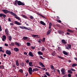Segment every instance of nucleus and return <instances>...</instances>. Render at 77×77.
Returning <instances> with one entry per match:
<instances>
[{
  "label": "nucleus",
  "mask_w": 77,
  "mask_h": 77,
  "mask_svg": "<svg viewBox=\"0 0 77 77\" xmlns=\"http://www.w3.org/2000/svg\"><path fill=\"white\" fill-rule=\"evenodd\" d=\"M2 11L3 12H4V13H5V14H8V13H10V14L13 16H17V15L16 14H15L12 11H8L7 10L3 9L2 10Z\"/></svg>",
  "instance_id": "obj_1"
},
{
  "label": "nucleus",
  "mask_w": 77,
  "mask_h": 77,
  "mask_svg": "<svg viewBox=\"0 0 77 77\" xmlns=\"http://www.w3.org/2000/svg\"><path fill=\"white\" fill-rule=\"evenodd\" d=\"M18 5L20 6V5H25V4L23 2H21L20 1H18L17 3Z\"/></svg>",
  "instance_id": "obj_2"
},
{
  "label": "nucleus",
  "mask_w": 77,
  "mask_h": 77,
  "mask_svg": "<svg viewBox=\"0 0 77 77\" xmlns=\"http://www.w3.org/2000/svg\"><path fill=\"white\" fill-rule=\"evenodd\" d=\"M65 69L63 68L61 70V72H62V74H63V75H65V74H66V72H65Z\"/></svg>",
  "instance_id": "obj_3"
},
{
  "label": "nucleus",
  "mask_w": 77,
  "mask_h": 77,
  "mask_svg": "<svg viewBox=\"0 0 77 77\" xmlns=\"http://www.w3.org/2000/svg\"><path fill=\"white\" fill-rule=\"evenodd\" d=\"M22 29H25V30H32V29H29L25 26H22Z\"/></svg>",
  "instance_id": "obj_4"
},
{
  "label": "nucleus",
  "mask_w": 77,
  "mask_h": 77,
  "mask_svg": "<svg viewBox=\"0 0 77 77\" xmlns=\"http://www.w3.org/2000/svg\"><path fill=\"white\" fill-rule=\"evenodd\" d=\"M6 54L8 55H11V51L10 50H7L6 51Z\"/></svg>",
  "instance_id": "obj_5"
},
{
  "label": "nucleus",
  "mask_w": 77,
  "mask_h": 77,
  "mask_svg": "<svg viewBox=\"0 0 77 77\" xmlns=\"http://www.w3.org/2000/svg\"><path fill=\"white\" fill-rule=\"evenodd\" d=\"M5 32L6 35L7 36L9 35V30H8V29H5Z\"/></svg>",
  "instance_id": "obj_6"
},
{
  "label": "nucleus",
  "mask_w": 77,
  "mask_h": 77,
  "mask_svg": "<svg viewBox=\"0 0 77 77\" xmlns=\"http://www.w3.org/2000/svg\"><path fill=\"white\" fill-rule=\"evenodd\" d=\"M3 17L4 18L6 17V15L3 14H0V17Z\"/></svg>",
  "instance_id": "obj_7"
},
{
  "label": "nucleus",
  "mask_w": 77,
  "mask_h": 77,
  "mask_svg": "<svg viewBox=\"0 0 77 77\" xmlns=\"http://www.w3.org/2000/svg\"><path fill=\"white\" fill-rule=\"evenodd\" d=\"M6 39V35H4L2 37V40L3 41H5V39Z\"/></svg>",
  "instance_id": "obj_8"
},
{
  "label": "nucleus",
  "mask_w": 77,
  "mask_h": 77,
  "mask_svg": "<svg viewBox=\"0 0 77 77\" xmlns=\"http://www.w3.org/2000/svg\"><path fill=\"white\" fill-rule=\"evenodd\" d=\"M28 54L31 57H33V56H34V55L32 54V52H29Z\"/></svg>",
  "instance_id": "obj_9"
},
{
  "label": "nucleus",
  "mask_w": 77,
  "mask_h": 77,
  "mask_svg": "<svg viewBox=\"0 0 77 77\" xmlns=\"http://www.w3.org/2000/svg\"><path fill=\"white\" fill-rule=\"evenodd\" d=\"M14 51H16V52H18L20 50L19 49H18L17 48H14Z\"/></svg>",
  "instance_id": "obj_10"
},
{
  "label": "nucleus",
  "mask_w": 77,
  "mask_h": 77,
  "mask_svg": "<svg viewBox=\"0 0 77 77\" xmlns=\"http://www.w3.org/2000/svg\"><path fill=\"white\" fill-rule=\"evenodd\" d=\"M15 23L17 25H18V26H20V25H21V23H20L18 22L17 21H15Z\"/></svg>",
  "instance_id": "obj_11"
},
{
  "label": "nucleus",
  "mask_w": 77,
  "mask_h": 77,
  "mask_svg": "<svg viewBox=\"0 0 77 77\" xmlns=\"http://www.w3.org/2000/svg\"><path fill=\"white\" fill-rule=\"evenodd\" d=\"M61 42L62 43H63V44H66L67 43L66 41H65V40L64 39H62L61 40Z\"/></svg>",
  "instance_id": "obj_12"
},
{
  "label": "nucleus",
  "mask_w": 77,
  "mask_h": 77,
  "mask_svg": "<svg viewBox=\"0 0 77 77\" xmlns=\"http://www.w3.org/2000/svg\"><path fill=\"white\" fill-rule=\"evenodd\" d=\"M39 71V69L35 68L33 69L32 72L34 71Z\"/></svg>",
  "instance_id": "obj_13"
},
{
  "label": "nucleus",
  "mask_w": 77,
  "mask_h": 77,
  "mask_svg": "<svg viewBox=\"0 0 77 77\" xmlns=\"http://www.w3.org/2000/svg\"><path fill=\"white\" fill-rule=\"evenodd\" d=\"M40 23L41 24H42V25H44V26L46 25L45 23L44 22L42 21H40Z\"/></svg>",
  "instance_id": "obj_14"
},
{
  "label": "nucleus",
  "mask_w": 77,
  "mask_h": 77,
  "mask_svg": "<svg viewBox=\"0 0 77 77\" xmlns=\"http://www.w3.org/2000/svg\"><path fill=\"white\" fill-rule=\"evenodd\" d=\"M51 30H52V29L49 30L47 32V35H50V33H51Z\"/></svg>",
  "instance_id": "obj_15"
},
{
  "label": "nucleus",
  "mask_w": 77,
  "mask_h": 77,
  "mask_svg": "<svg viewBox=\"0 0 77 77\" xmlns=\"http://www.w3.org/2000/svg\"><path fill=\"white\" fill-rule=\"evenodd\" d=\"M39 64L40 65H41V66H42V67H45V66L44 65V64H43V63H42L41 62H39Z\"/></svg>",
  "instance_id": "obj_16"
},
{
  "label": "nucleus",
  "mask_w": 77,
  "mask_h": 77,
  "mask_svg": "<svg viewBox=\"0 0 77 77\" xmlns=\"http://www.w3.org/2000/svg\"><path fill=\"white\" fill-rule=\"evenodd\" d=\"M15 44L16 45H17V46H18V47H20V45L19 43H18L17 42H15Z\"/></svg>",
  "instance_id": "obj_17"
},
{
  "label": "nucleus",
  "mask_w": 77,
  "mask_h": 77,
  "mask_svg": "<svg viewBox=\"0 0 77 77\" xmlns=\"http://www.w3.org/2000/svg\"><path fill=\"white\" fill-rule=\"evenodd\" d=\"M38 54L39 55H43V53H42V52L40 51H38Z\"/></svg>",
  "instance_id": "obj_18"
},
{
  "label": "nucleus",
  "mask_w": 77,
  "mask_h": 77,
  "mask_svg": "<svg viewBox=\"0 0 77 77\" xmlns=\"http://www.w3.org/2000/svg\"><path fill=\"white\" fill-rule=\"evenodd\" d=\"M63 53L64 54H65V55H68V52L65 51H63Z\"/></svg>",
  "instance_id": "obj_19"
},
{
  "label": "nucleus",
  "mask_w": 77,
  "mask_h": 77,
  "mask_svg": "<svg viewBox=\"0 0 77 77\" xmlns=\"http://www.w3.org/2000/svg\"><path fill=\"white\" fill-rule=\"evenodd\" d=\"M71 45H68V49L69 50V49H71Z\"/></svg>",
  "instance_id": "obj_20"
},
{
  "label": "nucleus",
  "mask_w": 77,
  "mask_h": 77,
  "mask_svg": "<svg viewBox=\"0 0 77 77\" xmlns=\"http://www.w3.org/2000/svg\"><path fill=\"white\" fill-rule=\"evenodd\" d=\"M16 64L17 66H19L20 64H19V63H18V60H16Z\"/></svg>",
  "instance_id": "obj_21"
},
{
  "label": "nucleus",
  "mask_w": 77,
  "mask_h": 77,
  "mask_svg": "<svg viewBox=\"0 0 77 77\" xmlns=\"http://www.w3.org/2000/svg\"><path fill=\"white\" fill-rule=\"evenodd\" d=\"M14 17L16 18V19H17V20H21L20 18L18 16H15Z\"/></svg>",
  "instance_id": "obj_22"
},
{
  "label": "nucleus",
  "mask_w": 77,
  "mask_h": 77,
  "mask_svg": "<svg viewBox=\"0 0 77 77\" xmlns=\"http://www.w3.org/2000/svg\"><path fill=\"white\" fill-rule=\"evenodd\" d=\"M5 67L3 65L0 66V69H4Z\"/></svg>",
  "instance_id": "obj_23"
},
{
  "label": "nucleus",
  "mask_w": 77,
  "mask_h": 77,
  "mask_svg": "<svg viewBox=\"0 0 77 77\" xmlns=\"http://www.w3.org/2000/svg\"><path fill=\"white\" fill-rule=\"evenodd\" d=\"M57 57H58L59 59H64V58H63V57H61L59 56H57Z\"/></svg>",
  "instance_id": "obj_24"
},
{
  "label": "nucleus",
  "mask_w": 77,
  "mask_h": 77,
  "mask_svg": "<svg viewBox=\"0 0 77 77\" xmlns=\"http://www.w3.org/2000/svg\"><path fill=\"white\" fill-rule=\"evenodd\" d=\"M32 37H33V38H35L36 36L38 37V35H32Z\"/></svg>",
  "instance_id": "obj_25"
},
{
  "label": "nucleus",
  "mask_w": 77,
  "mask_h": 77,
  "mask_svg": "<svg viewBox=\"0 0 77 77\" xmlns=\"http://www.w3.org/2000/svg\"><path fill=\"white\" fill-rule=\"evenodd\" d=\"M39 15H40V16H41V17H42L43 18H46V17H45L43 15H42V14H39Z\"/></svg>",
  "instance_id": "obj_26"
},
{
  "label": "nucleus",
  "mask_w": 77,
  "mask_h": 77,
  "mask_svg": "<svg viewBox=\"0 0 77 77\" xmlns=\"http://www.w3.org/2000/svg\"><path fill=\"white\" fill-rule=\"evenodd\" d=\"M23 39L24 40H26V39H28V37L24 36L23 37Z\"/></svg>",
  "instance_id": "obj_27"
},
{
  "label": "nucleus",
  "mask_w": 77,
  "mask_h": 77,
  "mask_svg": "<svg viewBox=\"0 0 77 77\" xmlns=\"http://www.w3.org/2000/svg\"><path fill=\"white\" fill-rule=\"evenodd\" d=\"M32 62H29V65L30 66H33L32 65Z\"/></svg>",
  "instance_id": "obj_28"
},
{
  "label": "nucleus",
  "mask_w": 77,
  "mask_h": 77,
  "mask_svg": "<svg viewBox=\"0 0 77 77\" xmlns=\"http://www.w3.org/2000/svg\"><path fill=\"white\" fill-rule=\"evenodd\" d=\"M68 72H69V73H70V74H72V71H71V70H68Z\"/></svg>",
  "instance_id": "obj_29"
},
{
  "label": "nucleus",
  "mask_w": 77,
  "mask_h": 77,
  "mask_svg": "<svg viewBox=\"0 0 77 77\" xmlns=\"http://www.w3.org/2000/svg\"><path fill=\"white\" fill-rule=\"evenodd\" d=\"M51 69H54V66L53 65H51Z\"/></svg>",
  "instance_id": "obj_30"
},
{
  "label": "nucleus",
  "mask_w": 77,
  "mask_h": 77,
  "mask_svg": "<svg viewBox=\"0 0 77 77\" xmlns=\"http://www.w3.org/2000/svg\"><path fill=\"white\" fill-rule=\"evenodd\" d=\"M77 66V63H74L72 65V66Z\"/></svg>",
  "instance_id": "obj_31"
},
{
  "label": "nucleus",
  "mask_w": 77,
  "mask_h": 77,
  "mask_svg": "<svg viewBox=\"0 0 77 77\" xmlns=\"http://www.w3.org/2000/svg\"><path fill=\"white\" fill-rule=\"evenodd\" d=\"M45 74H46V75H48V76L49 77V76H50V75L49 74V73H48V72H45Z\"/></svg>",
  "instance_id": "obj_32"
},
{
  "label": "nucleus",
  "mask_w": 77,
  "mask_h": 77,
  "mask_svg": "<svg viewBox=\"0 0 77 77\" xmlns=\"http://www.w3.org/2000/svg\"><path fill=\"white\" fill-rule=\"evenodd\" d=\"M68 32H71V33H73V31L71 30H70L69 29H68Z\"/></svg>",
  "instance_id": "obj_33"
},
{
  "label": "nucleus",
  "mask_w": 77,
  "mask_h": 77,
  "mask_svg": "<svg viewBox=\"0 0 77 77\" xmlns=\"http://www.w3.org/2000/svg\"><path fill=\"white\" fill-rule=\"evenodd\" d=\"M18 0H17L16 1H15L14 4L15 5H17V3H18Z\"/></svg>",
  "instance_id": "obj_34"
},
{
  "label": "nucleus",
  "mask_w": 77,
  "mask_h": 77,
  "mask_svg": "<svg viewBox=\"0 0 77 77\" xmlns=\"http://www.w3.org/2000/svg\"><path fill=\"white\" fill-rule=\"evenodd\" d=\"M19 71L21 73H23V70L22 69H20L19 70Z\"/></svg>",
  "instance_id": "obj_35"
},
{
  "label": "nucleus",
  "mask_w": 77,
  "mask_h": 77,
  "mask_svg": "<svg viewBox=\"0 0 77 77\" xmlns=\"http://www.w3.org/2000/svg\"><path fill=\"white\" fill-rule=\"evenodd\" d=\"M29 71H32V67H29Z\"/></svg>",
  "instance_id": "obj_36"
},
{
  "label": "nucleus",
  "mask_w": 77,
  "mask_h": 77,
  "mask_svg": "<svg viewBox=\"0 0 77 77\" xmlns=\"http://www.w3.org/2000/svg\"><path fill=\"white\" fill-rule=\"evenodd\" d=\"M9 41H11L12 40V37L11 36H9Z\"/></svg>",
  "instance_id": "obj_37"
},
{
  "label": "nucleus",
  "mask_w": 77,
  "mask_h": 77,
  "mask_svg": "<svg viewBox=\"0 0 77 77\" xmlns=\"http://www.w3.org/2000/svg\"><path fill=\"white\" fill-rule=\"evenodd\" d=\"M58 32L60 34H61V33H62V31L60 30H58Z\"/></svg>",
  "instance_id": "obj_38"
},
{
  "label": "nucleus",
  "mask_w": 77,
  "mask_h": 77,
  "mask_svg": "<svg viewBox=\"0 0 77 77\" xmlns=\"http://www.w3.org/2000/svg\"><path fill=\"white\" fill-rule=\"evenodd\" d=\"M11 44L12 46H14V45H15V43H13V42H11Z\"/></svg>",
  "instance_id": "obj_39"
},
{
  "label": "nucleus",
  "mask_w": 77,
  "mask_h": 77,
  "mask_svg": "<svg viewBox=\"0 0 77 77\" xmlns=\"http://www.w3.org/2000/svg\"><path fill=\"white\" fill-rule=\"evenodd\" d=\"M45 38H42V42H45Z\"/></svg>",
  "instance_id": "obj_40"
},
{
  "label": "nucleus",
  "mask_w": 77,
  "mask_h": 77,
  "mask_svg": "<svg viewBox=\"0 0 77 77\" xmlns=\"http://www.w3.org/2000/svg\"><path fill=\"white\" fill-rule=\"evenodd\" d=\"M23 17L24 18H27V16H26L25 15H22Z\"/></svg>",
  "instance_id": "obj_41"
},
{
  "label": "nucleus",
  "mask_w": 77,
  "mask_h": 77,
  "mask_svg": "<svg viewBox=\"0 0 77 77\" xmlns=\"http://www.w3.org/2000/svg\"><path fill=\"white\" fill-rule=\"evenodd\" d=\"M27 46H30V43L29 42H27Z\"/></svg>",
  "instance_id": "obj_42"
},
{
  "label": "nucleus",
  "mask_w": 77,
  "mask_h": 77,
  "mask_svg": "<svg viewBox=\"0 0 77 77\" xmlns=\"http://www.w3.org/2000/svg\"><path fill=\"white\" fill-rule=\"evenodd\" d=\"M70 69L72 71H75V70L72 69V68H70Z\"/></svg>",
  "instance_id": "obj_43"
},
{
  "label": "nucleus",
  "mask_w": 77,
  "mask_h": 77,
  "mask_svg": "<svg viewBox=\"0 0 77 77\" xmlns=\"http://www.w3.org/2000/svg\"><path fill=\"white\" fill-rule=\"evenodd\" d=\"M44 50H45V48H44V47H42V51H44Z\"/></svg>",
  "instance_id": "obj_44"
},
{
  "label": "nucleus",
  "mask_w": 77,
  "mask_h": 77,
  "mask_svg": "<svg viewBox=\"0 0 77 77\" xmlns=\"http://www.w3.org/2000/svg\"><path fill=\"white\" fill-rule=\"evenodd\" d=\"M30 18L32 20H33L34 18V17L32 16H31L30 17Z\"/></svg>",
  "instance_id": "obj_45"
},
{
  "label": "nucleus",
  "mask_w": 77,
  "mask_h": 77,
  "mask_svg": "<svg viewBox=\"0 0 77 77\" xmlns=\"http://www.w3.org/2000/svg\"><path fill=\"white\" fill-rule=\"evenodd\" d=\"M39 56V57L40 58H41L42 59H44V57H42L40 55Z\"/></svg>",
  "instance_id": "obj_46"
},
{
  "label": "nucleus",
  "mask_w": 77,
  "mask_h": 77,
  "mask_svg": "<svg viewBox=\"0 0 77 77\" xmlns=\"http://www.w3.org/2000/svg\"><path fill=\"white\" fill-rule=\"evenodd\" d=\"M68 77H71V75L70 73L68 74Z\"/></svg>",
  "instance_id": "obj_47"
},
{
  "label": "nucleus",
  "mask_w": 77,
  "mask_h": 77,
  "mask_svg": "<svg viewBox=\"0 0 77 77\" xmlns=\"http://www.w3.org/2000/svg\"><path fill=\"white\" fill-rule=\"evenodd\" d=\"M29 60H27L26 61V63H28L29 62Z\"/></svg>",
  "instance_id": "obj_48"
},
{
  "label": "nucleus",
  "mask_w": 77,
  "mask_h": 77,
  "mask_svg": "<svg viewBox=\"0 0 77 77\" xmlns=\"http://www.w3.org/2000/svg\"><path fill=\"white\" fill-rule=\"evenodd\" d=\"M29 73L30 74V75H32V71H29Z\"/></svg>",
  "instance_id": "obj_49"
},
{
  "label": "nucleus",
  "mask_w": 77,
  "mask_h": 77,
  "mask_svg": "<svg viewBox=\"0 0 77 77\" xmlns=\"http://www.w3.org/2000/svg\"><path fill=\"white\" fill-rule=\"evenodd\" d=\"M2 26L0 25V32H2Z\"/></svg>",
  "instance_id": "obj_50"
},
{
  "label": "nucleus",
  "mask_w": 77,
  "mask_h": 77,
  "mask_svg": "<svg viewBox=\"0 0 77 77\" xmlns=\"http://www.w3.org/2000/svg\"><path fill=\"white\" fill-rule=\"evenodd\" d=\"M22 66L23 67H24V63L23 62L22 63Z\"/></svg>",
  "instance_id": "obj_51"
},
{
  "label": "nucleus",
  "mask_w": 77,
  "mask_h": 77,
  "mask_svg": "<svg viewBox=\"0 0 77 77\" xmlns=\"http://www.w3.org/2000/svg\"><path fill=\"white\" fill-rule=\"evenodd\" d=\"M41 69H42L44 71V70H45V69H46L45 68H41Z\"/></svg>",
  "instance_id": "obj_52"
},
{
  "label": "nucleus",
  "mask_w": 77,
  "mask_h": 77,
  "mask_svg": "<svg viewBox=\"0 0 77 77\" xmlns=\"http://www.w3.org/2000/svg\"><path fill=\"white\" fill-rule=\"evenodd\" d=\"M44 75H45V76H44L42 75L41 76L42 77H47V76L45 74Z\"/></svg>",
  "instance_id": "obj_53"
},
{
  "label": "nucleus",
  "mask_w": 77,
  "mask_h": 77,
  "mask_svg": "<svg viewBox=\"0 0 77 77\" xmlns=\"http://www.w3.org/2000/svg\"><path fill=\"white\" fill-rule=\"evenodd\" d=\"M52 25V23H50L49 24V26H51Z\"/></svg>",
  "instance_id": "obj_54"
},
{
  "label": "nucleus",
  "mask_w": 77,
  "mask_h": 77,
  "mask_svg": "<svg viewBox=\"0 0 77 77\" xmlns=\"http://www.w3.org/2000/svg\"><path fill=\"white\" fill-rule=\"evenodd\" d=\"M31 48L32 49H33V50H34V49H35V47H33V46H31Z\"/></svg>",
  "instance_id": "obj_55"
},
{
  "label": "nucleus",
  "mask_w": 77,
  "mask_h": 77,
  "mask_svg": "<svg viewBox=\"0 0 77 77\" xmlns=\"http://www.w3.org/2000/svg\"><path fill=\"white\" fill-rule=\"evenodd\" d=\"M58 48L59 50H61V48L60 47H58Z\"/></svg>",
  "instance_id": "obj_56"
},
{
  "label": "nucleus",
  "mask_w": 77,
  "mask_h": 77,
  "mask_svg": "<svg viewBox=\"0 0 77 77\" xmlns=\"http://www.w3.org/2000/svg\"><path fill=\"white\" fill-rule=\"evenodd\" d=\"M10 25L11 26H14V23H11Z\"/></svg>",
  "instance_id": "obj_57"
},
{
  "label": "nucleus",
  "mask_w": 77,
  "mask_h": 77,
  "mask_svg": "<svg viewBox=\"0 0 77 77\" xmlns=\"http://www.w3.org/2000/svg\"><path fill=\"white\" fill-rule=\"evenodd\" d=\"M56 69H54V72H56Z\"/></svg>",
  "instance_id": "obj_58"
},
{
  "label": "nucleus",
  "mask_w": 77,
  "mask_h": 77,
  "mask_svg": "<svg viewBox=\"0 0 77 77\" xmlns=\"http://www.w3.org/2000/svg\"><path fill=\"white\" fill-rule=\"evenodd\" d=\"M65 47L66 48V49H68V46H67L66 45L65 46Z\"/></svg>",
  "instance_id": "obj_59"
},
{
  "label": "nucleus",
  "mask_w": 77,
  "mask_h": 77,
  "mask_svg": "<svg viewBox=\"0 0 77 77\" xmlns=\"http://www.w3.org/2000/svg\"><path fill=\"white\" fill-rule=\"evenodd\" d=\"M8 21H10V22H11L12 21H11V18H8Z\"/></svg>",
  "instance_id": "obj_60"
},
{
  "label": "nucleus",
  "mask_w": 77,
  "mask_h": 77,
  "mask_svg": "<svg viewBox=\"0 0 77 77\" xmlns=\"http://www.w3.org/2000/svg\"><path fill=\"white\" fill-rule=\"evenodd\" d=\"M36 68H40V69H41V67L39 66H36Z\"/></svg>",
  "instance_id": "obj_61"
},
{
  "label": "nucleus",
  "mask_w": 77,
  "mask_h": 77,
  "mask_svg": "<svg viewBox=\"0 0 77 77\" xmlns=\"http://www.w3.org/2000/svg\"><path fill=\"white\" fill-rule=\"evenodd\" d=\"M5 46H6V47L8 46L9 45L6 43L5 44Z\"/></svg>",
  "instance_id": "obj_62"
},
{
  "label": "nucleus",
  "mask_w": 77,
  "mask_h": 77,
  "mask_svg": "<svg viewBox=\"0 0 77 77\" xmlns=\"http://www.w3.org/2000/svg\"><path fill=\"white\" fill-rule=\"evenodd\" d=\"M57 20H59L60 19V17H59V16H57Z\"/></svg>",
  "instance_id": "obj_63"
},
{
  "label": "nucleus",
  "mask_w": 77,
  "mask_h": 77,
  "mask_svg": "<svg viewBox=\"0 0 77 77\" xmlns=\"http://www.w3.org/2000/svg\"><path fill=\"white\" fill-rule=\"evenodd\" d=\"M24 54H25V55H27V53L26 52H24Z\"/></svg>",
  "instance_id": "obj_64"
}]
</instances>
